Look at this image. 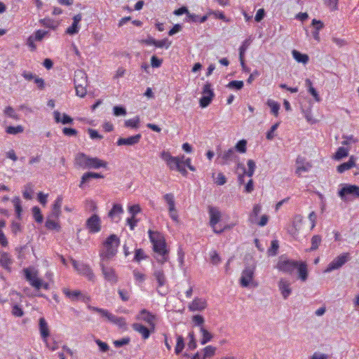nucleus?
Wrapping results in <instances>:
<instances>
[{
	"label": "nucleus",
	"instance_id": "obj_1",
	"mask_svg": "<svg viewBox=\"0 0 359 359\" xmlns=\"http://www.w3.org/2000/svg\"><path fill=\"white\" fill-rule=\"evenodd\" d=\"M119 243L120 241L117 236L111 234L104 242L103 248L100 250V266L104 278L111 285L116 284L118 280L115 269L109 264L116 255Z\"/></svg>",
	"mask_w": 359,
	"mask_h": 359
},
{
	"label": "nucleus",
	"instance_id": "obj_2",
	"mask_svg": "<svg viewBox=\"0 0 359 359\" xmlns=\"http://www.w3.org/2000/svg\"><path fill=\"white\" fill-rule=\"evenodd\" d=\"M75 164L83 169H99L107 166L106 161L97 157H90L84 153H79L76 155Z\"/></svg>",
	"mask_w": 359,
	"mask_h": 359
},
{
	"label": "nucleus",
	"instance_id": "obj_3",
	"mask_svg": "<svg viewBox=\"0 0 359 359\" xmlns=\"http://www.w3.org/2000/svg\"><path fill=\"white\" fill-rule=\"evenodd\" d=\"M149 237L151 243L153 245V249L155 252L162 257L161 262L167 260V250L165 245V241L163 235L158 231H154L149 230Z\"/></svg>",
	"mask_w": 359,
	"mask_h": 359
},
{
	"label": "nucleus",
	"instance_id": "obj_4",
	"mask_svg": "<svg viewBox=\"0 0 359 359\" xmlns=\"http://www.w3.org/2000/svg\"><path fill=\"white\" fill-rule=\"evenodd\" d=\"M238 156L236 155L235 149L230 148L227 150L220 151L217 152V158L216 161L221 165H229L231 162L238 161Z\"/></svg>",
	"mask_w": 359,
	"mask_h": 359
},
{
	"label": "nucleus",
	"instance_id": "obj_5",
	"mask_svg": "<svg viewBox=\"0 0 359 359\" xmlns=\"http://www.w3.org/2000/svg\"><path fill=\"white\" fill-rule=\"evenodd\" d=\"M208 212L210 215V225L213 231L217 234L222 233L225 229H229V226H225L222 229H218L216 225L220 221L221 213L219 210L215 207H209Z\"/></svg>",
	"mask_w": 359,
	"mask_h": 359
},
{
	"label": "nucleus",
	"instance_id": "obj_6",
	"mask_svg": "<svg viewBox=\"0 0 359 359\" xmlns=\"http://www.w3.org/2000/svg\"><path fill=\"white\" fill-rule=\"evenodd\" d=\"M338 194L343 201H346L348 197L359 198V186L344 184Z\"/></svg>",
	"mask_w": 359,
	"mask_h": 359
},
{
	"label": "nucleus",
	"instance_id": "obj_7",
	"mask_svg": "<svg viewBox=\"0 0 359 359\" xmlns=\"http://www.w3.org/2000/svg\"><path fill=\"white\" fill-rule=\"evenodd\" d=\"M23 273L25 279L29 284L36 290L41 288V280L38 277V271L33 267L25 268L23 269Z\"/></svg>",
	"mask_w": 359,
	"mask_h": 359
},
{
	"label": "nucleus",
	"instance_id": "obj_8",
	"mask_svg": "<svg viewBox=\"0 0 359 359\" xmlns=\"http://www.w3.org/2000/svg\"><path fill=\"white\" fill-rule=\"evenodd\" d=\"M299 262L280 257L277 264V269L286 273L292 274L298 267Z\"/></svg>",
	"mask_w": 359,
	"mask_h": 359
},
{
	"label": "nucleus",
	"instance_id": "obj_9",
	"mask_svg": "<svg viewBox=\"0 0 359 359\" xmlns=\"http://www.w3.org/2000/svg\"><path fill=\"white\" fill-rule=\"evenodd\" d=\"M215 93L210 83L207 82L203 88L202 97L199 100L200 106L202 108L207 107L212 102Z\"/></svg>",
	"mask_w": 359,
	"mask_h": 359
},
{
	"label": "nucleus",
	"instance_id": "obj_10",
	"mask_svg": "<svg viewBox=\"0 0 359 359\" xmlns=\"http://www.w3.org/2000/svg\"><path fill=\"white\" fill-rule=\"evenodd\" d=\"M350 259L348 252L342 253L334 258L325 269V273H330L331 271L341 268L345 263Z\"/></svg>",
	"mask_w": 359,
	"mask_h": 359
},
{
	"label": "nucleus",
	"instance_id": "obj_11",
	"mask_svg": "<svg viewBox=\"0 0 359 359\" xmlns=\"http://www.w3.org/2000/svg\"><path fill=\"white\" fill-rule=\"evenodd\" d=\"M255 271V266H247L242 271L240 278V284L243 287H248L252 283Z\"/></svg>",
	"mask_w": 359,
	"mask_h": 359
},
{
	"label": "nucleus",
	"instance_id": "obj_12",
	"mask_svg": "<svg viewBox=\"0 0 359 359\" xmlns=\"http://www.w3.org/2000/svg\"><path fill=\"white\" fill-rule=\"evenodd\" d=\"M74 268L79 272V273L85 276L89 280H93L95 275L91 268L83 263H79L75 259H71Z\"/></svg>",
	"mask_w": 359,
	"mask_h": 359
},
{
	"label": "nucleus",
	"instance_id": "obj_13",
	"mask_svg": "<svg viewBox=\"0 0 359 359\" xmlns=\"http://www.w3.org/2000/svg\"><path fill=\"white\" fill-rule=\"evenodd\" d=\"M161 158L166 162L167 165L171 170H176L180 163H182V159L184 156L175 157L172 156L168 151H163L161 154Z\"/></svg>",
	"mask_w": 359,
	"mask_h": 359
},
{
	"label": "nucleus",
	"instance_id": "obj_14",
	"mask_svg": "<svg viewBox=\"0 0 359 359\" xmlns=\"http://www.w3.org/2000/svg\"><path fill=\"white\" fill-rule=\"evenodd\" d=\"M86 227L90 233H95L101 230V219L97 215H93L86 221Z\"/></svg>",
	"mask_w": 359,
	"mask_h": 359
},
{
	"label": "nucleus",
	"instance_id": "obj_15",
	"mask_svg": "<svg viewBox=\"0 0 359 359\" xmlns=\"http://www.w3.org/2000/svg\"><path fill=\"white\" fill-rule=\"evenodd\" d=\"M137 318L138 320H141L147 323L149 326L150 327L151 330L152 331H154L155 330V320H156V316L152 314L151 312L147 311V309H142Z\"/></svg>",
	"mask_w": 359,
	"mask_h": 359
},
{
	"label": "nucleus",
	"instance_id": "obj_16",
	"mask_svg": "<svg viewBox=\"0 0 359 359\" xmlns=\"http://www.w3.org/2000/svg\"><path fill=\"white\" fill-rule=\"evenodd\" d=\"M141 139L142 135L140 133L128 137H120L118 139L116 144L118 146H134L138 144Z\"/></svg>",
	"mask_w": 359,
	"mask_h": 359
},
{
	"label": "nucleus",
	"instance_id": "obj_17",
	"mask_svg": "<svg viewBox=\"0 0 359 359\" xmlns=\"http://www.w3.org/2000/svg\"><path fill=\"white\" fill-rule=\"evenodd\" d=\"M216 351V348L212 346H208L195 353L191 359H208L212 358Z\"/></svg>",
	"mask_w": 359,
	"mask_h": 359
},
{
	"label": "nucleus",
	"instance_id": "obj_18",
	"mask_svg": "<svg viewBox=\"0 0 359 359\" xmlns=\"http://www.w3.org/2000/svg\"><path fill=\"white\" fill-rule=\"evenodd\" d=\"M39 329L43 341L47 344L48 337L50 336V330L46 319L43 317L39 320Z\"/></svg>",
	"mask_w": 359,
	"mask_h": 359
},
{
	"label": "nucleus",
	"instance_id": "obj_19",
	"mask_svg": "<svg viewBox=\"0 0 359 359\" xmlns=\"http://www.w3.org/2000/svg\"><path fill=\"white\" fill-rule=\"evenodd\" d=\"M290 285V283L285 278H280L278 281V288L284 299H287L292 293Z\"/></svg>",
	"mask_w": 359,
	"mask_h": 359
},
{
	"label": "nucleus",
	"instance_id": "obj_20",
	"mask_svg": "<svg viewBox=\"0 0 359 359\" xmlns=\"http://www.w3.org/2000/svg\"><path fill=\"white\" fill-rule=\"evenodd\" d=\"M207 307V302L205 299L195 298L189 305V309L191 311H201Z\"/></svg>",
	"mask_w": 359,
	"mask_h": 359
},
{
	"label": "nucleus",
	"instance_id": "obj_21",
	"mask_svg": "<svg viewBox=\"0 0 359 359\" xmlns=\"http://www.w3.org/2000/svg\"><path fill=\"white\" fill-rule=\"evenodd\" d=\"M296 164V173L299 175H301L302 172H308L311 168V165L309 162H306L304 158L301 156L297 158Z\"/></svg>",
	"mask_w": 359,
	"mask_h": 359
},
{
	"label": "nucleus",
	"instance_id": "obj_22",
	"mask_svg": "<svg viewBox=\"0 0 359 359\" xmlns=\"http://www.w3.org/2000/svg\"><path fill=\"white\" fill-rule=\"evenodd\" d=\"M81 20L82 15L81 13L74 15L73 18L72 25L67 29L66 33L69 35H74L77 34L79 32V22Z\"/></svg>",
	"mask_w": 359,
	"mask_h": 359
},
{
	"label": "nucleus",
	"instance_id": "obj_23",
	"mask_svg": "<svg viewBox=\"0 0 359 359\" xmlns=\"http://www.w3.org/2000/svg\"><path fill=\"white\" fill-rule=\"evenodd\" d=\"M62 292L65 294L67 297L70 299L72 301H76L79 299H82L83 302L88 301L89 298L86 297L82 294V293L79 290L72 291L68 288H63Z\"/></svg>",
	"mask_w": 359,
	"mask_h": 359
},
{
	"label": "nucleus",
	"instance_id": "obj_24",
	"mask_svg": "<svg viewBox=\"0 0 359 359\" xmlns=\"http://www.w3.org/2000/svg\"><path fill=\"white\" fill-rule=\"evenodd\" d=\"M132 327L142 335L143 339H147L150 337L151 332H153L150 327L148 328L141 323H133Z\"/></svg>",
	"mask_w": 359,
	"mask_h": 359
},
{
	"label": "nucleus",
	"instance_id": "obj_25",
	"mask_svg": "<svg viewBox=\"0 0 359 359\" xmlns=\"http://www.w3.org/2000/svg\"><path fill=\"white\" fill-rule=\"evenodd\" d=\"M153 276L157 281L158 287H163L166 284L167 280L161 267L154 269Z\"/></svg>",
	"mask_w": 359,
	"mask_h": 359
},
{
	"label": "nucleus",
	"instance_id": "obj_26",
	"mask_svg": "<svg viewBox=\"0 0 359 359\" xmlns=\"http://www.w3.org/2000/svg\"><path fill=\"white\" fill-rule=\"evenodd\" d=\"M62 197L61 196H58L55 201L51 212V216L54 218H58L61 214V206L62 203Z\"/></svg>",
	"mask_w": 359,
	"mask_h": 359
},
{
	"label": "nucleus",
	"instance_id": "obj_27",
	"mask_svg": "<svg viewBox=\"0 0 359 359\" xmlns=\"http://www.w3.org/2000/svg\"><path fill=\"white\" fill-rule=\"evenodd\" d=\"M53 116L56 123H62V124H72L74 121L72 117L66 114H63L62 118H61V114L58 111L53 112Z\"/></svg>",
	"mask_w": 359,
	"mask_h": 359
},
{
	"label": "nucleus",
	"instance_id": "obj_28",
	"mask_svg": "<svg viewBox=\"0 0 359 359\" xmlns=\"http://www.w3.org/2000/svg\"><path fill=\"white\" fill-rule=\"evenodd\" d=\"M74 85H87V74L83 70H77L74 73Z\"/></svg>",
	"mask_w": 359,
	"mask_h": 359
},
{
	"label": "nucleus",
	"instance_id": "obj_29",
	"mask_svg": "<svg viewBox=\"0 0 359 359\" xmlns=\"http://www.w3.org/2000/svg\"><path fill=\"white\" fill-rule=\"evenodd\" d=\"M12 264V260L7 252H0V265L5 269L8 271H11V264Z\"/></svg>",
	"mask_w": 359,
	"mask_h": 359
},
{
	"label": "nucleus",
	"instance_id": "obj_30",
	"mask_svg": "<svg viewBox=\"0 0 359 359\" xmlns=\"http://www.w3.org/2000/svg\"><path fill=\"white\" fill-rule=\"evenodd\" d=\"M299 277L302 281H306L308 278L307 265L305 262H299L297 267Z\"/></svg>",
	"mask_w": 359,
	"mask_h": 359
},
{
	"label": "nucleus",
	"instance_id": "obj_31",
	"mask_svg": "<svg viewBox=\"0 0 359 359\" xmlns=\"http://www.w3.org/2000/svg\"><path fill=\"white\" fill-rule=\"evenodd\" d=\"M354 165L355 158L353 156H351L347 162L343 163L337 167V171L340 173H342L344 171L351 169Z\"/></svg>",
	"mask_w": 359,
	"mask_h": 359
},
{
	"label": "nucleus",
	"instance_id": "obj_32",
	"mask_svg": "<svg viewBox=\"0 0 359 359\" xmlns=\"http://www.w3.org/2000/svg\"><path fill=\"white\" fill-rule=\"evenodd\" d=\"M262 207L259 204L254 205L252 211L249 215V222L252 224L257 223V217L260 213Z\"/></svg>",
	"mask_w": 359,
	"mask_h": 359
},
{
	"label": "nucleus",
	"instance_id": "obj_33",
	"mask_svg": "<svg viewBox=\"0 0 359 359\" xmlns=\"http://www.w3.org/2000/svg\"><path fill=\"white\" fill-rule=\"evenodd\" d=\"M55 218L51 216V214L48 217L45 226L48 229L50 230H59L60 225L57 222H56Z\"/></svg>",
	"mask_w": 359,
	"mask_h": 359
},
{
	"label": "nucleus",
	"instance_id": "obj_34",
	"mask_svg": "<svg viewBox=\"0 0 359 359\" xmlns=\"http://www.w3.org/2000/svg\"><path fill=\"white\" fill-rule=\"evenodd\" d=\"M200 332L202 334V338L201 339V344L202 345H204L212 340L213 337L212 334L209 332L204 327H201Z\"/></svg>",
	"mask_w": 359,
	"mask_h": 359
},
{
	"label": "nucleus",
	"instance_id": "obj_35",
	"mask_svg": "<svg viewBox=\"0 0 359 359\" xmlns=\"http://www.w3.org/2000/svg\"><path fill=\"white\" fill-rule=\"evenodd\" d=\"M185 346L184 339L182 336L177 334L176 346L175 347V353L177 355L180 354Z\"/></svg>",
	"mask_w": 359,
	"mask_h": 359
},
{
	"label": "nucleus",
	"instance_id": "obj_36",
	"mask_svg": "<svg viewBox=\"0 0 359 359\" xmlns=\"http://www.w3.org/2000/svg\"><path fill=\"white\" fill-rule=\"evenodd\" d=\"M293 57L298 62L306 64L308 62L309 58L306 54H302L300 52L293 50L292 52Z\"/></svg>",
	"mask_w": 359,
	"mask_h": 359
},
{
	"label": "nucleus",
	"instance_id": "obj_37",
	"mask_svg": "<svg viewBox=\"0 0 359 359\" xmlns=\"http://www.w3.org/2000/svg\"><path fill=\"white\" fill-rule=\"evenodd\" d=\"M140 117L135 116L133 118L126 120L124 123V125L127 128L137 129L140 127Z\"/></svg>",
	"mask_w": 359,
	"mask_h": 359
},
{
	"label": "nucleus",
	"instance_id": "obj_38",
	"mask_svg": "<svg viewBox=\"0 0 359 359\" xmlns=\"http://www.w3.org/2000/svg\"><path fill=\"white\" fill-rule=\"evenodd\" d=\"M247 164H248V171H246L245 167L243 165H242V169L243 170V174H245L248 177H251L254 175L255 170V168H256V165H255V161L253 160H251V159L248 161Z\"/></svg>",
	"mask_w": 359,
	"mask_h": 359
},
{
	"label": "nucleus",
	"instance_id": "obj_39",
	"mask_svg": "<svg viewBox=\"0 0 359 359\" xmlns=\"http://www.w3.org/2000/svg\"><path fill=\"white\" fill-rule=\"evenodd\" d=\"M34 194L33 185L31 183L26 184L24 187L22 191V196L24 198L30 200L32 198V194Z\"/></svg>",
	"mask_w": 359,
	"mask_h": 359
},
{
	"label": "nucleus",
	"instance_id": "obj_40",
	"mask_svg": "<svg viewBox=\"0 0 359 359\" xmlns=\"http://www.w3.org/2000/svg\"><path fill=\"white\" fill-rule=\"evenodd\" d=\"M302 222L301 216H296L293 222L292 227L288 230L289 233L292 235H295L299 229L300 228V223Z\"/></svg>",
	"mask_w": 359,
	"mask_h": 359
},
{
	"label": "nucleus",
	"instance_id": "obj_41",
	"mask_svg": "<svg viewBox=\"0 0 359 359\" xmlns=\"http://www.w3.org/2000/svg\"><path fill=\"white\" fill-rule=\"evenodd\" d=\"M267 105L271 108V113L277 116L280 109V104L274 100H268Z\"/></svg>",
	"mask_w": 359,
	"mask_h": 359
},
{
	"label": "nucleus",
	"instance_id": "obj_42",
	"mask_svg": "<svg viewBox=\"0 0 359 359\" xmlns=\"http://www.w3.org/2000/svg\"><path fill=\"white\" fill-rule=\"evenodd\" d=\"M164 200L166 201V203L168 205V210H172V209H175V198L172 194H166L164 196Z\"/></svg>",
	"mask_w": 359,
	"mask_h": 359
},
{
	"label": "nucleus",
	"instance_id": "obj_43",
	"mask_svg": "<svg viewBox=\"0 0 359 359\" xmlns=\"http://www.w3.org/2000/svg\"><path fill=\"white\" fill-rule=\"evenodd\" d=\"M32 214L36 222L41 223L43 222V217L39 207L34 206L32 208Z\"/></svg>",
	"mask_w": 359,
	"mask_h": 359
},
{
	"label": "nucleus",
	"instance_id": "obj_44",
	"mask_svg": "<svg viewBox=\"0 0 359 359\" xmlns=\"http://www.w3.org/2000/svg\"><path fill=\"white\" fill-rule=\"evenodd\" d=\"M23 131H24V128L22 126H8L6 129V132L8 134H11V135H16L18 133H21Z\"/></svg>",
	"mask_w": 359,
	"mask_h": 359
},
{
	"label": "nucleus",
	"instance_id": "obj_45",
	"mask_svg": "<svg viewBox=\"0 0 359 359\" xmlns=\"http://www.w3.org/2000/svg\"><path fill=\"white\" fill-rule=\"evenodd\" d=\"M321 236L319 235H315L311 238V247L310 248L311 251L316 250L318 248L320 243H321Z\"/></svg>",
	"mask_w": 359,
	"mask_h": 359
},
{
	"label": "nucleus",
	"instance_id": "obj_46",
	"mask_svg": "<svg viewBox=\"0 0 359 359\" xmlns=\"http://www.w3.org/2000/svg\"><path fill=\"white\" fill-rule=\"evenodd\" d=\"M188 339H189V342H188V347L190 350H194L196 348L197 346V344H196V339H195V334H194V331H191L189 332L188 334Z\"/></svg>",
	"mask_w": 359,
	"mask_h": 359
},
{
	"label": "nucleus",
	"instance_id": "obj_47",
	"mask_svg": "<svg viewBox=\"0 0 359 359\" xmlns=\"http://www.w3.org/2000/svg\"><path fill=\"white\" fill-rule=\"evenodd\" d=\"M123 212V208L120 204H114L112 209L109 212V217L114 218L115 215L121 214Z\"/></svg>",
	"mask_w": 359,
	"mask_h": 359
},
{
	"label": "nucleus",
	"instance_id": "obj_48",
	"mask_svg": "<svg viewBox=\"0 0 359 359\" xmlns=\"http://www.w3.org/2000/svg\"><path fill=\"white\" fill-rule=\"evenodd\" d=\"M12 203H13V205L15 207L17 216H18V218H20L21 212L22 210V206H21V201H20V198L19 197H15L13 199Z\"/></svg>",
	"mask_w": 359,
	"mask_h": 359
},
{
	"label": "nucleus",
	"instance_id": "obj_49",
	"mask_svg": "<svg viewBox=\"0 0 359 359\" xmlns=\"http://www.w3.org/2000/svg\"><path fill=\"white\" fill-rule=\"evenodd\" d=\"M246 145L247 141L245 140H241L236 143L234 149L242 154L245 153Z\"/></svg>",
	"mask_w": 359,
	"mask_h": 359
},
{
	"label": "nucleus",
	"instance_id": "obj_50",
	"mask_svg": "<svg viewBox=\"0 0 359 359\" xmlns=\"http://www.w3.org/2000/svg\"><path fill=\"white\" fill-rule=\"evenodd\" d=\"M4 113L6 116L12 118L15 120L18 119V115L15 111L14 109L10 106L6 107L4 111Z\"/></svg>",
	"mask_w": 359,
	"mask_h": 359
},
{
	"label": "nucleus",
	"instance_id": "obj_51",
	"mask_svg": "<svg viewBox=\"0 0 359 359\" xmlns=\"http://www.w3.org/2000/svg\"><path fill=\"white\" fill-rule=\"evenodd\" d=\"M118 293L120 298L123 302H127L130 299V291L126 289H118Z\"/></svg>",
	"mask_w": 359,
	"mask_h": 359
},
{
	"label": "nucleus",
	"instance_id": "obj_52",
	"mask_svg": "<svg viewBox=\"0 0 359 359\" xmlns=\"http://www.w3.org/2000/svg\"><path fill=\"white\" fill-rule=\"evenodd\" d=\"M243 85L242 81H231L228 83L226 87L231 89L241 90L243 88Z\"/></svg>",
	"mask_w": 359,
	"mask_h": 359
},
{
	"label": "nucleus",
	"instance_id": "obj_53",
	"mask_svg": "<svg viewBox=\"0 0 359 359\" xmlns=\"http://www.w3.org/2000/svg\"><path fill=\"white\" fill-rule=\"evenodd\" d=\"M74 86H75L76 95H78L81 97H83L86 95V87L87 85L77 84V85H74Z\"/></svg>",
	"mask_w": 359,
	"mask_h": 359
},
{
	"label": "nucleus",
	"instance_id": "obj_54",
	"mask_svg": "<svg viewBox=\"0 0 359 359\" xmlns=\"http://www.w3.org/2000/svg\"><path fill=\"white\" fill-rule=\"evenodd\" d=\"M348 150L344 147H339L337 152L335 153L334 158L337 160H340L344 157L348 156Z\"/></svg>",
	"mask_w": 359,
	"mask_h": 359
},
{
	"label": "nucleus",
	"instance_id": "obj_55",
	"mask_svg": "<svg viewBox=\"0 0 359 359\" xmlns=\"http://www.w3.org/2000/svg\"><path fill=\"white\" fill-rule=\"evenodd\" d=\"M192 321L195 326H198L200 328L204 327L205 322L204 318L201 315H195L192 318Z\"/></svg>",
	"mask_w": 359,
	"mask_h": 359
},
{
	"label": "nucleus",
	"instance_id": "obj_56",
	"mask_svg": "<svg viewBox=\"0 0 359 359\" xmlns=\"http://www.w3.org/2000/svg\"><path fill=\"white\" fill-rule=\"evenodd\" d=\"M39 22L41 25L46 27L53 28V29H54L55 27L54 20H53L50 18L41 19L39 20Z\"/></svg>",
	"mask_w": 359,
	"mask_h": 359
},
{
	"label": "nucleus",
	"instance_id": "obj_57",
	"mask_svg": "<svg viewBox=\"0 0 359 359\" xmlns=\"http://www.w3.org/2000/svg\"><path fill=\"white\" fill-rule=\"evenodd\" d=\"M88 308L89 310H90L92 311L98 313L102 317H104V318H106L109 313V311L104 309H100V308H97V307H95V306H88Z\"/></svg>",
	"mask_w": 359,
	"mask_h": 359
},
{
	"label": "nucleus",
	"instance_id": "obj_58",
	"mask_svg": "<svg viewBox=\"0 0 359 359\" xmlns=\"http://www.w3.org/2000/svg\"><path fill=\"white\" fill-rule=\"evenodd\" d=\"M95 342L99 346L100 351L101 352L105 353L109 350V345L107 343L101 341L100 339H96L95 340Z\"/></svg>",
	"mask_w": 359,
	"mask_h": 359
},
{
	"label": "nucleus",
	"instance_id": "obj_59",
	"mask_svg": "<svg viewBox=\"0 0 359 359\" xmlns=\"http://www.w3.org/2000/svg\"><path fill=\"white\" fill-rule=\"evenodd\" d=\"M278 248V242L277 241H272L271 243V247L268 250L269 255L271 256L276 255Z\"/></svg>",
	"mask_w": 359,
	"mask_h": 359
},
{
	"label": "nucleus",
	"instance_id": "obj_60",
	"mask_svg": "<svg viewBox=\"0 0 359 359\" xmlns=\"http://www.w3.org/2000/svg\"><path fill=\"white\" fill-rule=\"evenodd\" d=\"M113 112L116 116H125L126 114V109L122 106H114Z\"/></svg>",
	"mask_w": 359,
	"mask_h": 359
},
{
	"label": "nucleus",
	"instance_id": "obj_61",
	"mask_svg": "<svg viewBox=\"0 0 359 359\" xmlns=\"http://www.w3.org/2000/svg\"><path fill=\"white\" fill-rule=\"evenodd\" d=\"M147 256L144 255V252L142 249H137L135 250L134 260L136 262H140L142 259H146Z\"/></svg>",
	"mask_w": 359,
	"mask_h": 359
},
{
	"label": "nucleus",
	"instance_id": "obj_62",
	"mask_svg": "<svg viewBox=\"0 0 359 359\" xmlns=\"http://www.w3.org/2000/svg\"><path fill=\"white\" fill-rule=\"evenodd\" d=\"M170 45L171 42L169 41L168 39H164L160 41L156 40L155 46L157 48L165 47L166 49H168Z\"/></svg>",
	"mask_w": 359,
	"mask_h": 359
},
{
	"label": "nucleus",
	"instance_id": "obj_63",
	"mask_svg": "<svg viewBox=\"0 0 359 359\" xmlns=\"http://www.w3.org/2000/svg\"><path fill=\"white\" fill-rule=\"evenodd\" d=\"M210 262L212 264L217 265L220 262L221 259H220L219 255H218V253L216 251L214 250V251L210 252Z\"/></svg>",
	"mask_w": 359,
	"mask_h": 359
},
{
	"label": "nucleus",
	"instance_id": "obj_64",
	"mask_svg": "<svg viewBox=\"0 0 359 359\" xmlns=\"http://www.w3.org/2000/svg\"><path fill=\"white\" fill-rule=\"evenodd\" d=\"M163 63V60L157 57L155 55H153L151 58V65L154 68H158L161 66Z\"/></svg>",
	"mask_w": 359,
	"mask_h": 359
}]
</instances>
